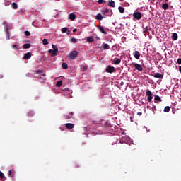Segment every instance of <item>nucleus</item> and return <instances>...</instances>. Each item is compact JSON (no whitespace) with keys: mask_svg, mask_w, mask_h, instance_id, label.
Instances as JSON below:
<instances>
[{"mask_svg":"<svg viewBox=\"0 0 181 181\" xmlns=\"http://www.w3.org/2000/svg\"><path fill=\"white\" fill-rule=\"evenodd\" d=\"M177 64H181V58H179V59H177Z\"/></svg>","mask_w":181,"mask_h":181,"instance_id":"41","label":"nucleus"},{"mask_svg":"<svg viewBox=\"0 0 181 181\" xmlns=\"http://www.w3.org/2000/svg\"><path fill=\"white\" fill-rule=\"evenodd\" d=\"M146 94L147 95V101H148V103H151L152 101V100L153 99V96H152V92L149 90H148L146 92Z\"/></svg>","mask_w":181,"mask_h":181,"instance_id":"4","label":"nucleus"},{"mask_svg":"<svg viewBox=\"0 0 181 181\" xmlns=\"http://www.w3.org/2000/svg\"><path fill=\"white\" fill-rule=\"evenodd\" d=\"M171 39H173V40H177L178 39L177 33H173Z\"/></svg>","mask_w":181,"mask_h":181,"instance_id":"17","label":"nucleus"},{"mask_svg":"<svg viewBox=\"0 0 181 181\" xmlns=\"http://www.w3.org/2000/svg\"><path fill=\"white\" fill-rule=\"evenodd\" d=\"M69 57L70 60H75L76 57H78V52L77 51H72L69 53Z\"/></svg>","mask_w":181,"mask_h":181,"instance_id":"2","label":"nucleus"},{"mask_svg":"<svg viewBox=\"0 0 181 181\" xmlns=\"http://www.w3.org/2000/svg\"><path fill=\"white\" fill-rule=\"evenodd\" d=\"M133 17L134 18V19H136V21H140V19H142V13L139 12V11H135L133 13Z\"/></svg>","mask_w":181,"mask_h":181,"instance_id":"3","label":"nucleus"},{"mask_svg":"<svg viewBox=\"0 0 181 181\" xmlns=\"http://www.w3.org/2000/svg\"><path fill=\"white\" fill-rule=\"evenodd\" d=\"M52 47L53 50H54L57 52H59V48H57V45H54L52 44Z\"/></svg>","mask_w":181,"mask_h":181,"instance_id":"27","label":"nucleus"},{"mask_svg":"<svg viewBox=\"0 0 181 181\" xmlns=\"http://www.w3.org/2000/svg\"><path fill=\"white\" fill-rule=\"evenodd\" d=\"M73 115H74V113L71 112L68 115H66L64 117L66 119H70L71 118H73Z\"/></svg>","mask_w":181,"mask_h":181,"instance_id":"12","label":"nucleus"},{"mask_svg":"<svg viewBox=\"0 0 181 181\" xmlns=\"http://www.w3.org/2000/svg\"><path fill=\"white\" fill-rule=\"evenodd\" d=\"M69 18L71 19V21H74V19H76V14L70 13L69 15Z\"/></svg>","mask_w":181,"mask_h":181,"instance_id":"18","label":"nucleus"},{"mask_svg":"<svg viewBox=\"0 0 181 181\" xmlns=\"http://www.w3.org/2000/svg\"><path fill=\"white\" fill-rule=\"evenodd\" d=\"M169 111H170V107L166 106V107L164 108V112H169Z\"/></svg>","mask_w":181,"mask_h":181,"instance_id":"31","label":"nucleus"},{"mask_svg":"<svg viewBox=\"0 0 181 181\" xmlns=\"http://www.w3.org/2000/svg\"><path fill=\"white\" fill-rule=\"evenodd\" d=\"M133 56L136 59V60H139V57H141V53L139 51H135L133 53Z\"/></svg>","mask_w":181,"mask_h":181,"instance_id":"8","label":"nucleus"},{"mask_svg":"<svg viewBox=\"0 0 181 181\" xmlns=\"http://www.w3.org/2000/svg\"><path fill=\"white\" fill-rule=\"evenodd\" d=\"M103 47L104 49V50H108V49H110V45L108 44H103Z\"/></svg>","mask_w":181,"mask_h":181,"instance_id":"19","label":"nucleus"},{"mask_svg":"<svg viewBox=\"0 0 181 181\" xmlns=\"http://www.w3.org/2000/svg\"><path fill=\"white\" fill-rule=\"evenodd\" d=\"M134 64L135 69L136 70H138V71H142V70H144V69L142 68V66L141 64H136H136Z\"/></svg>","mask_w":181,"mask_h":181,"instance_id":"7","label":"nucleus"},{"mask_svg":"<svg viewBox=\"0 0 181 181\" xmlns=\"http://www.w3.org/2000/svg\"><path fill=\"white\" fill-rule=\"evenodd\" d=\"M8 176L9 177H13V175H12V170H9L8 172Z\"/></svg>","mask_w":181,"mask_h":181,"instance_id":"32","label":"nucleus"},{"mask_svg":"<svg viewBox=\"0 0 181 181\" xmlns=\"http://www.w3.org/2000/svg\"><path fill=\"white\" fill-rule=\"evenodd\" d=\"M63 86V81H59L57 82V87H62Z\"/></svg>","mask_w":181,"mask_h":181,"instance_id":"28","label":"nucleus"},{"mask_svg":"<svg viewBox=\"0 0 181 181\" xmlns=\"http://www.w3.org/2000/svg\"><path fill=\"white\" fill-rule=\"evenodd\" d=\"M95 19L97 21H103V19H104V16H103V14L98 13L95 16Z\"/></svg>","mask_w":181,"mask_h":181,"instance_id":"10","label":"nucleus"},{"mask_svg":"<svg viewBox=\"0 0 181 181\" xmlns=\"http://www.w3.org/2000/svg\"><path fill=\"white\" fill-rule=\"evenodd\" d=\"M64 91H69V88L64 89Z\"/></svg>","mask_w":181,"mask_h":181,"instance_id":"46","label":"nucleus"},{"mask_svg":"<svg viewBox=\"0 0 181 181\" xmlns=\"http://www.w3.org/2000/svg\"><path fill=\"white\" fill-rule=\"evenodd\" d=\"M119 63H121V59H115L114 64H119Z\"/></svg>","mask_w":181,"mask_h":181,"instance_id":"26","label":"nucleus"},{"mask_svg":"<svg viewBox=\"0 0 181 181\" xmlns=\"http://www.w3.org/2000/svg\"><path fill=\"white\" fill-rule=\"evenodd\" d=\"M155 101H158L159 103H162V99L159 95H156L154 98Z\"/></svg>","mask_w":181,"mask_h":181,"instance_id":"21","label":"nucleus"},{"mask_svg":"<svg viewBox=\"0 0 181 181\" xmlns=\"http://www.w3.org/2000/svg\"><path fill=\"white\" fill-rule=\"evenodd\" d=\"M105 71L106 73H115V68L109 65L107 66Z\"/></svg>","mask_w":181,"mask_h":181,"instance_id":"5","label":"nucleus"},{"mask_svg":"<svg viewBox=\"0 0 181 181\" xmlns=\"http://www.w3.org/2000/svg\"><path fill=\"white\" fill-rule=\"evenodd\" d=\"M65 127L67 129H73V128H74V124H73V123H66L65 124Z\"/></svg>","mask_w":181,"mask_h":181,"instance_id":"9","label":"nucleus"},{"mask_svg":"<svg viewBox=\"0 0 181 181\" xmlns=\"http://www.w3.org/2000/svg\"><path fill=\"white\" fill-rule=\"evenodd\" d=\"M11 6H12L13 9H18V4L16 3H13L11 4Z\"/></svg>","mask_w":181,"mask_h":181,"instance_id":"29","label":"nucleus"},{"mask_svg":"<svg viewBox=\"0 0 181 181\" xmlns=\"http://www.w3.org/2000/svg\"><path fill=\"white\" fill-rule=\"evenodd\" d=\"M71 42H72V43H77V39L73 37L71 38Z\"/></svg>","mask_w":181,"mask_h":181,"instance_id":"36","label":"nucleus"},{"mask_svg":"<svg viewBox=\"0 0 181 181\" xmlns=\"http://www.w3.org/2000/svg\"><path fill=\"white\" fill-rule=\"evenodd\" d=\"M162 8L163 9H165V11H166V9L169 8V4H168L167 3H165L164 4L162 5Z\"/></svg>","mask_w":181,"mask_h":181,"instance_id":"20","label":"nucleus"},{"mask_svg":"<svg viewBox=\"0 0 181 181\" xmlns=\"http://www.w3.org/2000/svg\"><path fill=\"white\" fill-rule=\"evenodd\" d=\"M98 29H99L100 32H101V33H103L104 35H107V32H105V30H104V28H103V26L99 25Z\"/></svg>","mask_w":181,"mask_h":181,"instance_id":"16","label":"nucleus"},{"mask_svg":"<svg viewBox=\"0 0 181 181\" xmlns=\"http://www.w3.org/2000/svg\"><path fill=\"white\" fill-rule=\"evenodd\" d=\"M103 2H104L105 4V1H104V0H98V3L100 4H103Z\"/></svg>","mask_w":181,"mask_h":181,"instance_id":"40","label":"nucleus"},{"mask_svg":"<svg viewBox=\"0 0 181 181\" xmlns=\"http://www.w3.org/2000/svg\"><path fill=\"white\" fill-rule=\"evenodd\" d=\"M48 53L51 54L52 57H54V56H57V51H54V49L48 50Z\"/></svg>","mask_w":181,"mask_h":181,"instance_id":"11","label":"nucleus"},{"mask_svg":"<svg viewBox=\"0 0 181 181\" xmlns=\"http://www.w3.org/2000/svg\"><path fill=\"white\" fill-rule=\"evenodd\" d=\"M66 32H67V28H63L62 29V33H66Z\"/></svg>","mask_w":181,"mask_h":181,"instance_id":"37","label":"nucleus"},{"mask_svg":"<svg viewBox=\"0 0 181 181\" xmlns=\"http://www.w3.org/2000/svg\"><path fill=\"white\" fill-rule=\"evenodd\" d=\"M86 70H87V68H83V71H86Z\"/></svg>","mask_w":181,"mask_h":181,"instance_id":"45","label":"nucleus"},{"mask_svg":"<svg viewBox=\"0 0 181 181\" xmlns=\"http://www.w3.org/2000/svg\"><path fill=\"white\" fill-rule=\"evenodd\" d=\"M30 44H24L23 45V49H30Z\"/></svg>","mask_w":181,"mask_h":181,"instance_id":"25","label":"nucleus"},{"mask_svg":"<svg viewBox=\"0 0 181 181\" xmlns=\"http://www.w3.org/2000/svg\"><path fill=\"white\" fill-rule=\"evenodd\" d=\"M12 49L14 50H18V45L16 44L12 45Z\"/></svg>","mask_w":181,"mask_h":181,"instance_id":"35","label":"nucleus"},{"mask_svg":"<svg viewBox=\"0 0 181 181\" xmlns=\"http://www.w3.org/2000/svg\"><path fill=\"white\" fill-rule=\"evenodd\" d=\"M24 35H25V36H30V32H29V31H25V32H24Z\"/></svg>","mask_w":181,"mask_h":181,"instance_id":"38","label":"nucleus"},{"mask_svg":"<svg viewBox=\"0 0 181 181\" xmlns=\"http://www.w3.org/2000/svg\"><path fill=\"white\" fill-rule=\"evenodd\" d=\"M0 177L1 179H5V175H4V173L0 171Z\"/></svg>","mask_w":181,"mask_h":181,"instance_id":"34","label":"nucleus"},{"mask_svg":"<svg viewBox=\"0 0 181 181\" xmlns=\"http://www.w3.org/2000/svg\"><path fill=\"white\" fill-rule=\"evenodd\" d=\"M32 57V52H27L24 54L23 59L25 60H29Z\"/></svg>","mask_w":181,"mask_h":181,"instance_id":"6","label":"nucleus"},{"mask_svg":"<svg viewBox=\"0 0 181 181\" xmlns=\"http://www.w3.org/2000/svg\"><path fill=\"white\" fill-rule=\"evenodd\" d=\"M42 44L44 45V46L49 45V42L47 41V39L42 40Z\"/></svg>","mask_w":181,"mask_h":181,"instance_id":"30","label":"nucleus"},{"mask_svg":"<svg viewBox=\"0 0 181 181\" xmlns=\"http://www.w3.org/2000/svg\"><path fill=\"white\" fill-rule=\"evenodd\" d=\"M108 5H109V6H111V8H115V1H114L112 0H110L108 1Z\"/></svg>","mask_w":181,"mask_h":181,"instance_id":"14","label":"nucleus"},{"mask_svg":"<svg viewBox=\"0 0 181 181\" xmlns=\"http://www.w3.org/2000/svg\"><path fill=\"white\" fill-rule=\"evenodd\" d=\"M153 77H155V78H163V74L160 73H156L153 75Z\"/></svg>","mask_w":181,"mask_h":181,"instance_id":"13","label":"nucleus"},{"mask_svg":"<svg viewBox=\"0 0 181 181\" xmlns=\"http://www.w3.org/2000/svg\"><path fill=\"white\" fill-rule=\"evenodd\" d=\"M108 12H110V9L106 8V9L104 11V15H107V14L108 13Z\"/></svg>","mask_w":181,"mask_h":181,"instance_id":"39","label":"nucleus"},{"mask_svg":"<svg viewBox=\"0 0 181 181\" xmlns=\"http://www.w3.org/2000/svg\"><path fill=\"white\" fill-rule=\"evenodd\" d=\"M62 69H64V70H66V69H69V66L67 65V63L66 62L62 63Z\"/></svg>","mask_w":181,"mask_h":181,"instance_id":"22","label":"nucleus"},{"mask_svg":"<svg viewBox=\"0 0 181 181\" xmlns=\"http://www.w3.org/2000/svg\"><path fill=\"white\" fill-rule=\"evenodd\" d=\"M118 9H119L120 13H124L125 12V8H124V7H122V6H119Z\"/></svg>","mask_w":181,"mask_h":181,"instance_id":"23","label":"nucleus"},{"mask_svg":"<svg viewBox=\"0 0 181 181\" xmlns=\"http://www.w3.org/2000/svg\"><path fill=\"white\" fill-rule=\"evenodd\" d=\"M148 30H151V28H149L148 26L144 28V33H148Z\"/></svg>","mask_w":181,"mask_h":181,"instance_id":"24","label":"nucleus"},{"mask_svg":"<svg viewBox=\"0 0 181 181\" xmlns=\"http://www.w3.org/2000/svg\"><path fill=\"white\" fill-rule=\"evenodd\" d=\"M2 25H4L5 33L6 35V39H7V40H9V39H11V35H10V33H9V30L11 29V28L9 27V25H8V22H6V21H4L2 23Z\"/></svg>","mask_w":181,"mask_h":181,"instance_id":"1","label":"nucleus"},{"mask_svg":"<svg viewBox=\"0 0 181 181\" xmlns=\"http://www.w3.org/2000/svg\"><path fill=\"white\" fill-rule=\"evenodd\" d=\"M86 42H88V43H91V42H94V37H93V36L88 37L86 38Z\"/></svg>","mask_w":181,"mask_h":181,"instance_id":"15","label":"nucleus"},{"mask_svg":"<svg viewBox=\"0 0 181 181\" xmlns=\"http://www.w3.org/2000/svg\"><path fill=\"white\" fill-rule=\"evenodd\" d=\"M142 115V112H137V115Z\"/></svg>","mask_w":181,"mask_h":181,"instance_id":"43","label":"nucleus"},{"mask_svg":"<svg viewBox=\"0 0 181 181\" xmlns=\"http://www.w3.org/2000/svg\"><path fill=\"white\" fill-rule=\"evenodd\" d=\"M33 115H35V113L33 112V111H30L28 112V117H33Z\"/></svg>","mask_w":181,"mask_h":181,"instance_id":"33","label":"nucleus"},{"mask_svg":"<svg viewBox=\"0 0 181 181\" xmlns=\"http://www.w3.org/2000/svg\"><path fill=\"white\" fill-rule=\"evenodd\" d=\"M73 32H74V33H76V32H77V28L74 29Z\"/></svg>","mask_w":181,"mask_h":181,"instance_id":"42","label":"nucleus"},{"mask_svg":"<svg viewBox=\"0 0 181 181\" xmlns=\"http://www.w3.org/2000/svg\"><path fill=\"white\" fill-rule=\"evenodd\" d=\"M67 35H70V30L66 31Z\"/></svg>","mask_w":181,"mask_h":181,"instance_id":"44","label":"nucleus"}]
</instances>
